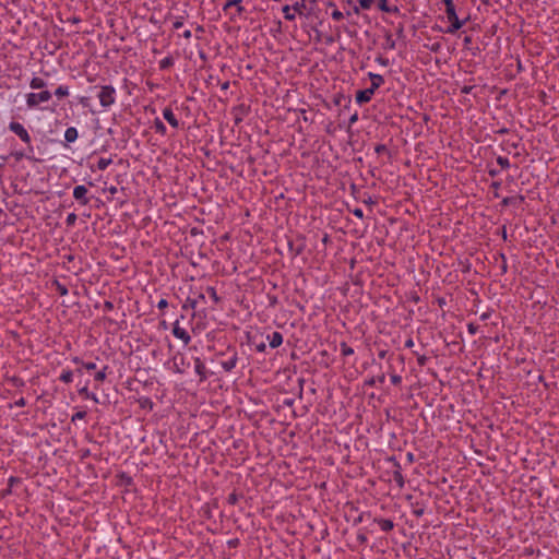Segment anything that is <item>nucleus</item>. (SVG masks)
I'll list each match as a JSON object with an SVG mask.
<instances>
[{"mask_svg":"<svg viewBox=\"0 0 559 559\" xmlns=\"http://www.w3.org/2000/svg\"><path fill=\"white\" fill-rule=\"evenodd\" d=\"M442 2L445 5L447 19L451 23V25L447 29V33L454 34L464 25V21H461L457 17L455 7L452 0H442Z\"/></svg>","mask_w":559,"mask_h":559,"instance_id":"nucleus-1","label":"nucleus"},{"mask_svg":"<svg viewBox=\"0 0 559 559\" xmlns=\"http://www.w3.org/2000/svg\"><path fill=\"white\" fill-rule=\"evenodd\" d=\"M96 96H97L102 107H104L106 109L116 103L117 93H116V90L114 86L103 85V86H99V91Z\"/></svg>","mask_w":559,"mask_h":559,"instance_id":"nucleus-2","label":"nucleus"},{"mask_svg":"<svg viewBox=\"0 0 559 559\" xmlns=\"http://www.w3.org/2000/svg\"><path fill=\"white\" fill-rule=\"evenodd\" d=\"M51 98L49 91H41L39 93H28L26 95V106L29 109L36 108L41 103H47Z\"/></svg>","mask_w":559,"mask_h":559,"instance_id":"nucleus-3","label":"nucleus"},{"mask_svg":"<svg viewBox=\"0 0 559 559\" xmlns=\"http://www.w3.org/2000/svg\"><path fill=\"white\" fill-rule=\"evenodd\" d=\"M9 130L16 134L24 143L31 145V135L28 131L24 128V126L16 121H11L9 123ZM29 151H33V147L29 146Z\"/></svg>","mask_w":559,"mask_h":559,"instance_id":"nucleus-4","label":"nucleus"},{"mask_svg":"<svg viewBox=\"0 0 559 559\" xmlns=\"http://www.w3.org/2000/svg\"><path fill=\"white\" fill-rule=\"evenodd\" d=\"M173 334L175 337L181 340L185 345H188L191 341L189 333L179 325V322L176 321L173 326Z\"/></svg>","mask_w":559,"mask_h":559,"instance_id":"nucleus-5","label":"nucleus"},{"mask_svg":"<svg viewBox=\"0 0 559 559\" xmlns=\"http://www.w3.org/2000/svg\"><path fill=\"white\" fill-rule=\"evenodd\" d=\"M87 188L85 186H76L73 189V197L76 201H79L82 205H86L88 203V199L86 198Z\"/></svg>","mask_w":559,"mask_h":559,"instance_id":"nucleus-6","label":"nucleus"},{"mask_svg":"<svg viewBox=\"0 0 559 559\" xmlns=\"http://www.w3.org/2000/svg\"><path fill=\"white\" fill-rule=\"evenodd\" d=\"M163 117L173 128L179 127V121L170 107L164 108Z\"/></svg>","mask_w":559,"mask_h":559,"instance_id":"nucleus-7","label":"nucleus"},{"mask_svg":"<svg viewBox=\"0 0 559 559\" xmlns=\"http://www.w3.org/2000/svg\"><path fill=\"white\" fill-rule=\"evenodd\" d=\"M373 94H374V92L372 90H370V88L358 91L356 93V102L358 104L368 103L371 99Z\"/></svg>","mask_w":559,"mask_h":559,"instance_id":"nucleus-8","label":"nucleus"},{"mask_svg":"<svg viewBox=\"0 0 559 559\" xmlns=\"http://www.w3.org/2000/svg\"><path fill=\"white\" fill-rule=\"evenodd\" d=\"M267 341L272 348H277L283 343V335L280 332L274 331L270 335H267Z\"/></svg>","mask_w":559,"mask_h":559,"instance_id":"nucleus-9","label":"nucleus"},{"mask_svg":"<svg viewBox=\"0 0 559 559\" xmlns=\"http://www.w3.org/2000/svg\"><path fill=\"white\" fill-rule=\"evenodd\" d=\"M368 76L371 80V86L369 88L373 92L384 83V79L380 74L369 72Z\"/></svg>","mask_w":559,"mask_h":559,"instance_id":"nucleus-10","label":"nucleus"},{"mask_svg":"<svg viewBox=\"0 0 559 559\" xmlns=\"http://www.w3.org/2000/svg\"><path fill=\"white\" fill-rule=\"evenodd\" d=\"M79 133L76 128L69 127L64 132V140L69 143H73L78 140Z\"/></svg>","mask_w":559,"mask_h":559,"instance_id":"nucleus-11","label":"nucleus"},{"mask_svg":"<svg viewBox=\"0 0 559 559\" xmlns=\"http://www.w3.org/2000/svg\"><path fill=\"white\" fill-rule=\"evenodd\" d=\"M241 3H242V0H228L225 3L223 10L227 11L229 8L236 7L237 8V13L241 14L245 11V8L241 5Z\"/></svg>","mask_w":559,"mask_h":559,"instance_id":"nucleus-12","label":"nucleus"},{"mask_svg":"<svg viewBox=\"0 0 559 559\" xmlns=\"http://www.w3.org/2000/svg\"><path fill=\"white\" fill-rule=\"evenodd\" d=\"M46 86H47L46 81L39 76H34L29 82V87L32 90H41Z\"/></svg>","mask_w":559,"mask_h":559,"instance_id":"nucleus-13","label":"nucleus"},{"mask_svg":"<svg viewBox=\"0 0 559 559\" xmlns=\"http://www.w3.org/2000/svg\"><path fill=\"white\" fill-rule=\"evenodd\" d=\"M194 370L200 376L201 380L206 378V368L200 358H197L194 361Z\"/></svg>","mask_w":559,"mask_h":559,"instance_id":"nucleus-14","label":"nucleus"},{"mask_svg":"<svg viewBox=\"0 0 559 559\" xmlns=\"http://www.w3.org/2000/svg\"><path fill=\"white\" fill-rule=\"evenodd\" d=\"M376 522L383 532H390L394 527V523L389 519H379Z\"/></svg>","mask_w":559,"mask_h":559,"instance_id":"nucleus-15","label":"nucleus"},{"mask_svg":"<svg viewBox=\"0 0 559 559\" xmlns=\"http://www.w3.org/2000/svg\"><path fill=\"white\" fill-rule=\"evenodd\" d=\"M236 365H237V357L236 356H233L229 359H227V360L222 362V367L224 368L225 371L233 370L236 367Z\"/></svg>","mask_w":559,"mask_h":559,"instance_id":"nucleus-16","label":"nucleus"},{"mask_svg":"<svg viewBox=\"0 0 559 559\" xmlns=\"http://www.w3.org/2000/svg\"><path fill=\"white\" fill-rule=\"evenodd\" d=\"M379 3V9L382 11V12H386V13H391V12H396L397 11V8H391L388 5V0H378Z\"/></svg>","mask_w":559,"mask_h":559,"instance_id":"nucleus-17","label":"nucleus"},{"mask_svg":"<svg viewBox=\"0 0 559 559\" xmlns=\"http://www.w3.org/2000/svg\"><path fill=\"white\" fill-rule=\"evenodd\" d=\"M55 95L58 97V98H62V97H66L69 95V87L67 85H59L56 91H55Z\"/></svg>","mask_w":559,"mask_h":559,"instance_id":"nucleus-18","label":"nucleus"},{"mask_svg":"<svg viewBox=\"0 0 559 559\" xmlns=\"http://www.w3.org/2000/svg\"><path fill=\"white\" fill-rule=\"evenodd\" d=\"M59 379L64 383H70L73 380V372L71 370H63Z\"/></svg>","mask_w":559,"mask_h":559,"instance_id":"nucleus-19","label":"nucleus"},{"mask_svg":"<svg viewBox=\"0 0 559 559\" xmlns=\"http://www.w3.org/2000/svg\"><path fill=\"white\" fill-rule=\"evenodd\" d=\"M112 163L111 158H99L97 162V168L99 170H105Z\"/></svg>","mask_w":559,"mask_h":559,"instance_id":"nucleus-20","label":"nucleus"},{"mask_svg":"<svg viewBox=\"0 0 559 559\" xmlns=\"http://www.w3.org/2000/svg\"><path fill=\"white\" fill-rule=\"evenodd\" d=\"M292 10H293V8L289 7V5L283 7L284 16L288 21H294L295 20V13L296 12H292Z\"/></svg>","mask_w":559,"mask_h":559,"instance_id":"nucleus-21","label":"nucleus"},{"mask_svg":"<svg viewBox=\"0 0 559 559\" xmlns=\"http://www.w3.org/2000/svg\"><path fill=\"white\" fill-rule=\"evenodd\" d=\"M198 305V299L187 298L185 304L182 305L183 310L195 309Z\"/></svg>","mask_w":559,"mask_h":559,"instance_id":"nucleus-22","label":"nucleus"},{"mask_svg":"<svg viewBox=\"0 0 559 559\" xmlns=\"http://www.w3.org/2000/svg\"><path fill=\"white\" fill-rule=\"evenodd\" d=\"M393 479L397 484L400 488L404 487V477L400 471H395L393 474Z\"/></svg>","mask_w":559,"mask_h":559,"instance_id":"nucleus-23","label":"nucleus"},{"mask_svg":"<svg viewBox=\"0 0 559 559\" xmlns=\"http://www.w3.org/2000/svg\"><path fill=\"white\" fill-rule=\"evenodd\" d=\"M173 63H174L173 58H171V57H166V58H164V59H162V60L159 61V68H160L162 70H165V69H167V68L171 67V66H173Z\"/></svg>","mask_w":559,"mask_h":559,"instance_id":"nucleus-24","label":"nucleus"},{"mask_svg":"<svg viewBox=\"0 0 559 559\" xmlns=\"http://www.w3.org/2000/svg\"><path fill=\"white\" fill-rule=\"evenodd\" d=\"M154 127L157 133H160L163 135L166 133V127L159 119H155Z\"/></svg>","mask_w":559,"mask_h":559,"instance_id":"nucleus-25","label":"nucleus"},{"mask_svg":"<svg viewBox=\"0 0 559 559\" xmlns=\"http://www.w3.org/2000/svg\"><path fill=\"white\" fill-rule=\"evenodd\" d=\"M341 353L344 356H350L354 354V349L349 347L346 343L341 344Z\"/></svg>","mask_w":559,"mask_h":559,"instance_id":"nucleus-26","label":"nucleus"},{"mask_svg":"<svg viewBox=\"0 0 559 559\" xmlns=\"http://www.w3.org/2000/svg\"><path fill=\"white\" fill-rule=\"evenodd\" d=\"M292 8H293L294 12L301 14L302 10L306 8V4H305L304 0L297 1L296 3L293 4Z\"/></svg>","mask_w":559,"mask_h":559,"instance_id":"nucleus-27","label":"nucleus"},{"mask_svg":"<svg viewBox=\"0 0 559 559\" xmlns=\"http://www.w3.org/2000/svg\"><path fill=\"white\" fill-rule=\"evenodd\" d=\"M497 163H498V165H500L504 169L510 167V162H509V159L507 157L498 156L497 157Z\"/></svg>","mask_w":559,"mask_h":559,"instance_id":"nucleus-28","label":"nucleus"},{"mask_svg":"<svg viewBox=\"0 0 559 559\" xmlns=\"http://www.w3.org/2000/svg\"><path fill=\"white\" fill-rule=\"evenodd\" d=\"M76 219H78V216L75 213L68 214V216L66 218L67 226H69V227L73 226L75 224Z\"/></svg>","mask_w":559,"mask_h":559,"instance_id":"nucleus-29","label":"nucleus"},{"mask_svg":"<svg viewBox=\"0 0 559 559\" xmlns=\"http://www.w3.org/2000/svg\"><path fill=\"white\" fill-rule=\"evenodd\" d=\"M106 370H107V366H105L103 368V370L95 373V380L97 382H103L106 379Z\"/></svg>","mask_w":559,"mask_h":559,"instance_id":"nucleus-30","label":"nucleus"},{"mask_svg":"<svg viewBox=\"0 0 559 559\" xmlns=\"http://www.w3.org/2000/svg\"><path fill=\"white\" fill-rule=\"evenodd\" d=\"M374 0H358L359 7L364 10H369Z\"/></svg>","mask_w":559,"mask_h":559,"instance_id":"nucleus-31","label":"nucleus"},{"mask_svg":"<svg viewBox=\"0 0 559 559\" xmlns=\"http://www.w3.org/2000/svg\"><path fill=\"white\" fill-rule=\"evenodd\" d=\"M85 416H86V412H84V411L76 412V413L72 416L71 421H72V423H75L76 420H81V419H83Z\"/></svg>","mask_w":559,"mask_h":559,"instance_id":"nucleus-32","label":"nucleus"},{"mask_svg":"<svg viewBox=\"0 0 559 559\" xmlns=\"http://www.w3.org/2000/svg\"><path fill=\"white\" fill-rule=\"evenodd\" d=\"M207 293H209L210 297L214 300V302L219 301V297L217 296L214 287H207Z\"/></svg>","mask_w":559,"mask_h":559,"instance_id":"nucleus-33","label":"nucleus"},{"mask_svg":"<svg viewBox=\"0 0 559 559\" xmlns=\"http://www.w3.org/2000/svg\"><path fill=\"white\" fill-rule=\"evenodd\" d=\"M331 16H332V19H333L334 21H341V20L344 17L343 13H342L340 10H337V9H335V10L332 12Z\"/></svg>","mask_w":559,"mask_h":559,"instance_id":"nucleus-34","label":"nucleus"},{"mask_svg":"<svg viewBox=\"0 0 559 559\" xmlns=\"http://www.w3.org/2000/svg\"><path fill=\"white\" fill-rule=\"evenodd\" d=\"M376 61L381 64L382 67H388L390 64V61L388 58H383V57H377L376 58Z\"/></svg>","mask_w":559,"mask_h":559,"instance_id":"nucleus-35","label":"nucleus"},{"mask_svg":"<svg viewBox=\"0 0 559 559\" xmlns=\"http://www.w3.org/2000/svg\"><path fill=\"white\" fill-rule=\"evenodd\" d=\"M391 382L394 384V385H399L401 384L402 382V377L399 376V374H392L391 376Z\"/></svg>","mask_w":559,"mask_h":559,"instance_id":"nucleus-36","label":"nucleus"},{"mask_svg":"<svg viewBox=\"0 0 559 559\" xmlns=\"http://www.w3.org/2000/svg\"><path fill=\"white\" fill-rule=\"evenodd\" d=\"M182 25H183L182 17H177L176 21L173 24V27L178 29V28L182 27Z\"/></svg>","mask_w":559,"mask_h":559,"instance_id":"nucleus-37","label":"nucleus"},{"mask_svg":"<svg viewBox=\"0 0 559 559\" xmlns=\"http://www.w3.org/2000/svg\"><path fill=\"white\" fill-rule=\"evenodd\" d=\"M82 366L86 369V370H94L96 369V364L95 362H82Z\"/></svg>","mask_w":559,"mask_h":559,"instance_id":"nucleus-38","label":"nucleus"},{"mask_svg":"<svg viewBox=\"0 0 559 559\" xmlns=\"http://www.w3.org/2000/svg\"><path fill=\"white\" fill-rule=\"evenodd\" d=\"M352 213H353L356 217H358V218H362V217H364V212H362V210H361V209H359V207L354 209V210L352 211Z\"/></svg>","mask_w":559,"mask_h":559,"instance_id":"nucleus-39","label":"nucleus"},{"mask_svg":"<svg viewBox=\"0 0 559 559\" xmlns=\"http://www.w3.org/2000/svg\"><path fill=\"white\" fill-rule=\"evenodd\" d=\"M168 307V301L166 299H160L157 304L158 309H165Z\"/></svg>","mask_w":559,"mask_h":559,"instance_id":"nucleus-40","label":"nucleus"},{"mask_svg":"<svg viewBox=\"0 0 559 559\" xmlns=\"http://www.w3.org/2000/svg\"><path fill=\"white\" fill-rule=\"evenodd\" d=\"M265 348H266V345H265V343H263V342H262V343H260V344H257V345H255V349H257L259 353H263V352L265 350Z\"/></svg>","mask_w":559,"mask_h":559,"instance_id":"nucleus-41","label":"nucleus"},{"mask_svg":"<svg viewBox=\"0 0 559 559\" xmlns=\"http://www.w3.org/2000/svg\"><path fill=\"white\" fill-rule=\"evenodd\" d=\"M374 150H376V153L380 154V153H382V152H385V151H386V146H385V145H383V144H379V145H377V146H376V148H374Z\"/></svg>","mask_w":559,"mask_h":559,"instance_id":"nucleus-42","label":"nucleus"},{"mask_svg":"<svg viewBox=\"0 0 559 559\" xmlns=\"http://www.w3.org/2000/svg\"><path fill=\"white\" fill-rule=\"evenodd\" d=\"M472 90H473V86L465 85L462 87L461 92L463 94H469L472 92Z\"/></svg>","mask_w":559,"mask_h":559,"instance_id":"nucleus-43","label":"nucleus"},{"mask_svg":"<svg viewBox=\"0 0 559 559\" xmlns=\"http://www.w3.org/2000/svg\"><path fill=\"white\" fill-rule=\"evenodd\" d=\"M79 393H80L81 395H84L85 397H87V394H91V393L88 392V390H87V386H84V388L80 389V390H79Z\"/></svg>","mask_w":559,"mask_h":559,"instance_id":"nucleus-44","label":"nucleus"},{"mask_svg":"<svg viewBox=\"0 0 559 559\" xmlns=\"http://www.w3.org/2000/svg\"><path fill=\"white\" fill-rule=\"evenodd\" d=\"M15 405L19 407H23L25 405V400L23 397H21L20 400H17L15 402Z\"/></svg>","mask_w":559,"mask_h":559,"instance_id":"nucleus-45","label":"nucleus"},{"mask_svg":"<svg viewBox=\"0 0 559 559\" xmlns=\"http://www.w3.org/2000/svg\"><path fill=\"white\" fill-rule=\"evenodd\" d=\"M86 399H91L92 401H94L95 403H98V397L96 396V394L94 393H91V394H87V397Z\"/></svg>","mask_w":559,"mask_h":559,"instance_id":"nucleus-46","label":"nucleus"},{"mask_svg":"<svg viewBox=\"0 0 559 559\" xmlns=\"http://www.w3.org/2000/svg\"><path fill=\"white\" fill-rule=\"evenodd\" d=\"M182 36L186 38V39H190L192 34H191V31L189 29H186L182 34Z\"/></svg>","mask_w":559,"mask_h":559,"instance_id":"nucleus-47","label":"nucleus"},{"mask_svg":"<svg viewBox=\"0 0 559 559\" xmlns=\"http://www.w3.org/2000/svg\"><path fill=\"white\" fill-rule=\"evenodd\" d=\"M386 43H388V47H389L390 49H393V48L395 47V43H394V40H392L391 38H388Z\"/></svg>","mask_w":559,"mask_h":559,"instance_id":"nucleus-48","label":"nucleus"},{"mask_svg":"<svg viewBox=\"0 0 559 559\" xmlns=\"http://www.w3.org/2000/svg\"><path fill=\"white\" fill-rule=\"evenodd\" d=\"M358 119V115L357 114H354L350 118H349V123L353 124L357 121Z\"/></svg>","mask_w":559,"mask_h":559,"instance_id":"nucleus-49","label":"nucleus"},{"mask_svg":"<svg viewBox=\"0 0 559 559\" xmlns=\"http://www.w3.org/2000/svg\"><path fill=\"white\" fill-rule=\"evenodd\" d=\"M108 191H109V193H110V194H116V193L118 192V189H117V187L111 186V187L108 189Z\"/></svg>","mask_w":559,"mask_h":559,"instance_id":"nucleus-50","label":"nucleus"},{"mask_svg":"<svg viewBox=\"0 0 559 559\" xmlns=\"http://www.w3.org/2000/svg\"><path fill=\"white\" fill-rule=\"evenodd\" d=\"M59 292L61 295H66L68 293L67 288L63 286L59 288Z\"/></svg>","mask_w":559,"mask_h":559,"instance_id":"nucleus-51","label":"nucleus"},{"mask_svg":"<svg viewBox=\"0 0 559 559\" xmlns=\"http://www.w3.org/2000/svg\"><path fill=\"white\" fill-rule=\"evenodd\" d=\"M405 345H406V347H412L414 345L413 340H407Z\"/></svg>","mask_w":559,"mask_h":559,"instance_id":"nucleus-52","label":"nucleus"},{"mask_svg":"<svg viewBox=\"0 0 559 559\" xmlns=\"http://www.w3.org/2000/svg\"><path fill=\"white\" fill-rule=\"evenodd\" d=\"M489 175H490L491 177H495V176H497V175H498V171H497V170H495V169H490V170H489Z\"/></svg>","mask_w":559,"mask_h":559,"instance_id":"nucleus-53","label":"nucleus"},{"mask_svg":"<svg viewBox=\"0 0 559 559\" xmlns=\"http://www.w3.org/2000/svg\"><path fill=\"white\" fill-rule=\"evenodd\" d=\"M73 362L75 364H82L83 361L79 357L73 358Z\"/></svg>","mask_w":559,"mask_h":559,"instance_id":"nucleus-54","label":"nucleus"},{"mask_svg":"<svg viewBox=\"0 0 559 559\" xmlns=\"http://www.w3.org/2000/svg\"><path fill=\"white\" fill-rule=\"evenodd\" d=\"M384 379H385V377H384V374H382V376H380V377L378 378V381H379L380 383H383V382H384Z\"/></svg>","mask_w":559,"mask_h":559,"instance_id":"nucleus-55","label":"nucleus"},{"mask_svg":"<svg viewBox=\"0 0 559 559\" xmlns=\"http://www.w3.org/2000/svg\"><path fill=\"white\" fill-rule=\"evenodd\" d=\"M229 86V82H225L223 85H222V88L223 90H227Z\"/></svg>","mask_w":559,"mask_h":559,"instance_id":"nucleus-56","label":"nucleus"},{"mask_svg":"<svg viewBox=\"0 0 559 559\" xmlns=\"http://www.w3.org/2000/svg\"><path fill=\"white\" fill-rule=\"evenodd\" d=\"M423 512H424L423 510H416V511H415V514L419 516V515H421V514H423Z\"/></svg>","mask_w":559,"mask_h":559,"instance_id":"nucleus-57","label":"nucleus"},{"mask_svg":"<svg viewBox=\"0 0 559 559\" xmlns=\"http://www.w3.org/2000/svg\"><path fill=\"white\" fill-rule=\"evenodd\" d=\"M204 299H205L204 295H203V294H200V295H199V297H198V301H199V300H204Z\"/></svg>","mask_w":559,"mask_h":559,"instance_id":"nucleus-58","label":"nucleus"},{"mask_svg":"<svg viewBox=\"0 0 559 559\" xmlns=\"http://www.w3.org/2000/svg\"><path fill=\"white\" fill-rule=\"evenodd\" d=\"M374 383H376V380H374V379H371V380H369V381H368V384H369V385H373Z\"/></svg>","mask_w":559,"mask_h":559,"instance_id":"nucleus-59","label":"nucleus"},{"mask_svg":"<svg viewBox=\"0 0 559 559\" xmlns=\"http://www.w3.org/2000/svg\"><path fill=\"white\" fill-rule=\"evenodd\" d=\"M379 356H380L381 358H383V357L385 356V352H384V350L380 352V353H379Z\"/></svg>","mask_w":559,"mask_h":559,"instance_id":"nucleus-60","label":"nucleus"},{"mask_svg":"<svg viewBox=\"0 0 559 559\" xmlns=\"http://www.w3.org/2000/svg\"><path fill=\"white\" fill-rule=\"evenodd\" d=\"M464 41H465V44H468V43H471V38H469V37H466V38L464 39Z\"/></svg>","mask_w":559,"mask_h":559,"instance_id":"nucleus-61","label":"nucleus"},{"mask_svg":"<svg viewBox=\"0 0 559 559\" xmlns=\"http://www.w3.org/2000/svg\"><path fill=\"white\" fill-rule=\"evenodd\" d=\"M439 45L433 46L431 49L436 51L438 49Z\"/></svg>","mask_w":559,"mask_h":559,"instance_id":"nucleus-62","label":"nucleus"},{"mask_svg":"<svg viewBox=\"0 0 559 559\" xmlns=\"http://www.w3.org/2000/svg\"><path fill=\"white\" fill-rule=\"evenodd\" d=\"M16 157H17V158H21V157H23V154H22V153H17V154H16Z\"/></svg>","mask_w":559,"mask_h":559,"instance_id":"nucleus-63","label":"nucleus"},{"mask_svg":"<svg viewBox=\"0 0 559 559\" xmlns=\"http://www.w3.org/2000/svg\"><path fill=\"white\" fill-rule=\"evenodd\" d=\"M469 331H471L472 333H474V332H475V330H474L473 325H469Z\"/></svg>","mask_w":559,"mask_h":559,"instance_id":"nucleus-64","label":"nucleus"}]
</instances>
